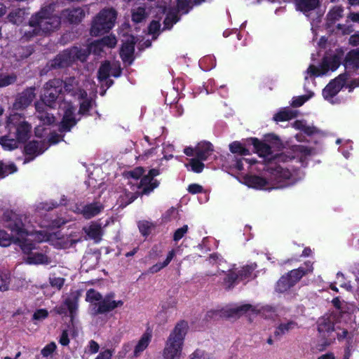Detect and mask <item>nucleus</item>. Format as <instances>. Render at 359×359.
<instances>
[{
  "label": "nucleus",
  "mask_w": 359,
  "mask_h": 359,
  "mask_svg": "<svg viewBox=\"0 0 359 359\" xmlns=\"http://www.w3.org/2000/svg\"><path fill=\"white\" fill-rule=\"evenodd\" d=\"M188 328L186 321L182 320L176 324L165 342L163 351L164 359H180Z\"/></svg>",
  "instance_id": "1"
},
{
  "label": "nucleus",
  "mask_w": 359,
  "mask_h": 359,
  "mask_svg": "<svg viewBox=\"0 0 359 359\" xmlns=\"http://www.w3.org/2000/svg\"><path fill=\"white\" fill-rule=\"evenodd\" d=\"M4 218L5 226L11 230V235L4 230H0V245L8 246L12 241L15 243L17 236L22 237L27 235L22 221V216L11 211L5 212Z\"/></svg>",
  "instance_id": "2"
},
{
  "label": "nucleus",
  "mask_w": 359,
  "mask_h": 359,
  "mask_svg": "<svg viewBox=\"0 0 359 359\" xmlns=\"http://www.w3.org/2000/svg\"><path fill=\"white\" fill-rule=\"evenodd\" d=\"M55 6V4H50L32 16V23L36 25L41 35L54 32L60 27V18L53 14Z\"/></svg>",
  "instance_id": "3"
},
{
  "label": "nucleus",
  "mask_w": 359,
  "mask_h": 359,
  "mask_svg": "<svg viewBox=\"0 0 359 359\" xmlns=\"http://www.w3.org/2000/svg\"><path fill=\"white\" fill-rule=\"evenodd\" d=\"M117 15V11L112 7L102 8L91 21L90 34L97 36L109 32L115 25Z\"/></svg>",
  "instance_id": "4"
},
{
  "label": "nucleus",
  "mask_w": 359,
  "mask_h": 359,
  "mask_svg": "<svg viewBox=\"0 0 359 359\" xmlns=\"http://www.w3.org/2000/svg\"><path fill=\"white\" fill-rule=\"evenodd\" d=\"M306 267H299L293 269L282 276L275 285V292L278 294L284 293L293 287L301 278L313 271V264L311 262L305 263Z\"/></svg>",
  "instance_id": "5"
},
{
  "label": "nucleus",
  "mask_w": 359,
  "mask_h": 359,
  "mask_svg": "<svg viewBox=\"0 0 359 359\" xmlns=\"http://www.w3.org/2000/svg\"><path fill=\"white\" fill-rule=\"evenodd\" d=\"M7 128L9 132L20 141L24 142L29 137L31 126L24 120L20 114L11 115L7 121Z\"/></svg>",
  "instance_id": "6"
},
{
  "label": "nucleus",
  "mask_w": 359,
  "mask_h": 359,
  "mask_svg": "<svg viewBox=\"0 0 359 359\" xmlns=\"http://www.w3.org/2000/svg\"><path fill=\"white\" fill-rule=\"evenodd\" d=\"M86 50L82 51L76 47L65 50L51 62L53 68H64L69 66L76 59L84 60L86 57Z\"/></svg>",
  "instance_id": "7"
},
{
  "label": "nucleus",
  "mask_w": 359,
  "mask_h": 359,
  "mask_svg": "<svg viewBox=\"0 0 359 359\" xmlns=\"http://www.w3.org/2000/svg\"><path fill=\"white\" fill-rule=\"evenodd\" d=\"M81 296V294L79 290L70 291L69 293L67 294L64 299L63 306H56L53 311L59 315H67L68 311L72 320L74 316L76 314L79 300Z\"/></svg>",
  "instance_id": "8"
},
{
  "label": "nucleus",
  "mask_w": 359,
  "mask_h": 359,
  "mask_svg": "<svg viewBox=\"0 0 359 359\" xmlns=\"http://www.w3.org/2000/svg\"><path fill=\"white\" fill-rule=\"evenodd\" d=\"M63 81L60 79H54L48 81L43 87L44 93L41 102L49 107L55 102L59 95L62 92Z\"/></svg>",
  "instance_id": "9"
},
{
  "label": "nucleus",
  "mask_w": 359,
  "mask_h": 359,
  "mask_svg": "<svg viewBox=\"0 0 359 359\" xmlns=\"http://www.w3.org/2000/svg\"><path fill=\"white\" fill-rule=\"evenodd\" d=\"M341 62L340 57L337 55L325 56L318 68L314 65H310L307 69V74L311 76H320L326 74L329 70L334 71L339 66Z\"/></svg>",
  "instance_id": "10"
},
{
  "label": "nucleus",
  "mask_w": 359,
  "mask_h": 359,
  "mask_svg": "<svg viewBox=\"0 0 359 359\" xmlns=\"http://www.w3.org/2000/svg\"><path fill=\"white\" fill-rule=\"evenodd\" d=\"M159 175L156 169H151L147 175L142 177L140 182L137 184V187L141 189L140 194H148L158 186V182L154 177Z\"/></svg>",
  "instance_id": "11"
},
{
  "label": "nucleus",
  "mask_w": 359,
  "mask_h": 359,
  "mask_svg": "<svg viewBox=\"0 0 359 359\" xmlns=\"http://www.w3.org/2000/svg\"><path fill=\"white\" fill-rule=\"evenodd\" d=\"M63 88L66 93L78 99H83L87 96V93L81 88L79 81L74 76L66 78L63 81Z\"/></svg>",
  "instance_id": "12"
},
{
  "label": "nucleus",
  "mask_w": 359,
  "mask_h": 359,
  "mask_svg": "<svg viewBox=\"0 0 359 359\" xmlns=\"http://www.w3.org/2000/svg\"><path fill=\"white\" fill-rule=\"evenodd\" d=\"M336 316L332 313H326L317 320V330L323 337L328 335L334 330Z\"/></svg>",
  "instance_id": "13"
},
{
  "label": "nucleus",
  "mask_w": 359,
  "mask_h": 359,
  "mask_svg": "<svg viewBox=\"0 0 359 359\" xmlns=\"http://www.w3.org/2000/svg\"><path fill=\"white\" fill-rule=\"evenodd\" d=\"M346 79V74H340L338 77L330 81L323 90L324 98L330 100L335 96L341 89Z\"/></svg>",
  "instance_id": "14"
},
{
  "label": "nucleus",
  "mask_w": 359,
  "mask_h": 359,
  "mask_svg": "<svg viewBox=\"0 0 359 359\" xmlns=\"http://www.w3.org/2000/svg\"><path fill=\"white\" fill-rule=\"evenodd\" d=\"M35 90V87H29L20 93L15 99L13 108L19 110L27 107L36 97Z\"/></svg>",
  "instance_id": "15"
},
{
  "label": "nucleus",
  "mask_w": 359,
  "mask_h": 359,
  "mask_svg": "<svg viewBox=\"0 0 359 359\" xmlns=\"http://www.w3.org/2000/svg\"><path fill=\"white\" fill-rule=\"evenodd\" d=\"M48 147L45 142L32 141L25 147V163L29 162L35 156L44 152Z\"/></svg>",
  "instance_id": "16"
},
{
  "label": "nucleus",
  "mask_w": 359,
  "mask_h": 359,
  "mask_svg": "<svg viewBox=\"0 0 359 359\" xmlns=\"http://www.w3.org/2000/svg\"><path fill=\"white\" fill-rule=\"evenodd\" d=\"M248 311H251L253 313H275L276 309L271 306H263L260 310H257L255 306L250 304H245L242 306L233 307L229 310L230 315L229 316H240L243 313H246Z\"/></svg>",
  "instance_id": "17"
},
{
  "label": "nucleus",
  "mask_w": 359,
  "mask_h": 359,
  "mask_svg": "<svg viewBox=\"0 0 359 359\" xmlns=\"http://www.w3.org/2000/svg\"><path fill=\"white\" fill-rule=\"evenodd\" d=\"M62 17L72 24H78L85 17V12L80 7L69 8L62 12Z\"/></svg>",
  "instance_id": "18"
},
{
  "label": "nucleus",
  "mask_w": 359,
  "mask_h": 359,
  "mask_svg": "<svg viewBox=\"0 0 359 359\" xmlns=\"http://www.w3.org/2000/svg\"><path fill=\"white\" fill-rule=\"evenodd\" d=\"M113 294L106 296L98 304V308L96 311L97 313H104L109 312L117 307L123 306V302L121 300L115 301L112 300Z\"/></svg>",
  "instance_id": "19"
},
{
  "label": "nucleus",
  "mask_w": 359,
  "mask_h": 359,
  "mask_svg": "<svg viewBox=\"0 0 359 359\" xmlns=\"http://www.w3.org/2000/svg\"><path fill=\"white\" fill-rule=\"evenodd\" d=\"M267 170L271 175V180H274L277 182H280L283 180L289 179L291 174L290 172L280 165H276L271 163Z\"/></svg>",
  "instance_id": "20"
},
{
  "label": "nucleus",
  "mask_w": 359,
  "mask_h": 359,
  "mask_svg": "<svg viewBox=\"0 0 359 359\" xmlns=\"http://www.w3.org/2000/svg\"><path fill=\"white\" fill-rule=\"evenodd\" d=\"M47 104L41 102H36L35 103V108L37 113V118L44 125H50L55 121V117L47 112L45 109Z\"/></svg>",
  "instance_id": "21"
},
{
  "label": "nucleus",
  "mask_w": 359,
  "mask_h": 359,
  "mask_svg": "<svg viewBox=\"0 0 359 359\" xmlns=\"http://www.w3.org/2000/svg\"><path fill=\"white\" fill-rule=\"evenodd\" d=\"M320 0H296L297 9L309 15L311 11L319 7Z\"/></svg>",
  "instance_id": "22"
},
{
  "label": "nucleus",
  "mask_w": 359,
  "mask_h": 359,
  "mask_svg": "<svg viewBox=\"0 0 359 359\" xmlns=\"http://www.w3.org/2000/svg\"><path fill=\"white\" fill-rule=\"evenodd\" d=\"M195 154L201 161H205L213 151V146L209 142H201L194 149Z\"/></svg>",
  "instance_id": "23"
},
{
  "label": "nucleus",
  "mask_w": 359,
  "mask_h": 359,
  "mask_svg": "<svg viewBox=\"0 0 359 359\" xmlns=\"http://www.w3.org/2000/svg\"><path fill=\"white\" fill-rule=\"evenodd\" d=\"M22 39L25 41H29L36 36H41L35 24L32 23L31 17L29 23L23 25L20 29Z\"/></svg>",
  "instance_id": "24"
},
{
  "label": "nucleus",
  "mask_w": 359,
  "mask_h": 359,
  "mask_svg": "<svg viewBox=\"0 0 359 359\" xmlns=\"http://www.w3.org/2000/svg\"><path fill=\"white\" fill-rule=\"evenodd\" d=\"M344 8L341 5L332 6L326 15V21L331 25L344 17Z\"/></svg>",
  "instance_id": "25"
},
{
  "label": "nucleus",
  "mask_w": 359,
  "mask_h": 359,
  "mask_svg": "<svg viewBox=\"0 0 359 359\" xmlns=\"http://www.w3.org/2000/svg\"><path fill=\"white\" fill-rule=\"evenodd\" d=\"M83 231L89 238L93 239L96 243L101 241L102 230L100 224L92 222L88 226L84 227Z\"/></svg>",
  "instance_id": "26"
},
{
  "label": "nucleus",
  "mask_w": 359,
  "mask_h": 359,
  "mask_svg": "<svg viewBox=\"0 0 359 359\" xmlns=\"http://www.w3.org/2000/svg\"><path fill=\"white\" fill-rule=\"evenodd\" d=\"M26 262L29 264H49L51 259L46 255L41 252H33L27 256Z\"/></svg>",
  "instance_id": "27"
},
{
  "label": "nucleus",
  "mask_w": 359,
  "mask_h": 359,
  "mask_svg": "<svg viewBox=\"0 0 359 359\" xmlns=\"http://www.w3.org/2000/svg\"><path fill=\"white\" fill-rule=\"evenodd\" d=\"M103 209V205L100 203H93L85 205L81 210V213L86 219H90L98 215Z\"/></svg>",
  "instance_id": "28"
},
{
  "label": "nucleus",
  "mask_w": 359,
  "mask_h": 359,
  "mask_svg": "<svg viewBox=\"0 0 359 359\" xmlns=\"http://www.w3.org/2000/svg\"><path fill=\"white\" fill-rule=\"evenodd\" d=\"M222 273L226 276L222 283L225 289L230 290L233 288L236 281L239 279L238 273L236 271L235 269H231L226 272L222 271Z\"/></svg>",
  "instance_id": "29"
},
{
  "label": "nucleus",
  "mask_w": 359,
  "mask_h": 359,
  "mask_svg": "<svg viewBox=\"0 0 359 359\" xmlns=\"http://www.w3.org/2000/svg\"><path fill=\"white\" fill-rule=\"evenodd\" d=\"M151 339V334L146 332L142 334L137 345L135 347L133 355L135 357H137L140 354L144 351L149 346Z\"/></svg>",
  "instance_id": "30"
},
{
  "label": "nucleus",
  "mask_w": 359,
  "mask_h": 359,
  "mask_svg": "<svg viewBox=\"0 0 359 359\" xmlns=\"http://www.w3.org/2000/svg\"><path fill=\"white\" fill-rule=\"evenodd\" d=\"M149 16V13L146 11L144 7H137L131 10V18L135 23H141L144 22Z\"/></svg>",
  "instance_id": "31"
},
{
  "label": "nucleus",
  "mask_w": 359,
  "mask_h": 359,
  "mask_svg": "<svg viewBox=\"0 0 359 359\" xmlns=\"http://www.w3.org/2000/svg\"><path fill=\"white\" fill-rule=\"evenodd\" d=\"M18 141L12 133L9 132L8 135L0 137V144L4 149L11 150L18 147Z\"/></svg>",
  "instance_id": "32"
},
{
  "label": "nucleus",
  "mask_w": 359,
  "mask_h": 359,
  "mask_svg": "<svg viewBox=\"0 0 359 359\" xmlns=\"http://www.w3.org/2000/svg\"><path fill=\"white\" fill-rule=\"evenodd\" d=\"M251 142L259 156L271 159V147L265 143L259 142L257 139H251Z\"/></svg>",
  "instance_id": "33"
},
{
  "label": "nucleus",
  "mask_w": 359,
  "mask_h": 359,
  "mask_svg": "<svg viewBox=\"0 0 359 359\" xmlns=\"http://www.w3.org/2000/svg\"><path fill=\"white\" fill-rule=\"evenodd\" d=\"M75 124L76 121L73 117V113L71 111V109H68L66 111L63 116L60 130L62 132L69 131L70 130L71 128L74 126Z\"/></svg>",
  "instance_id": "34"
},
{
  "label": "nucleus",
  "mask_w": 359,
  "mask_h": 359,
  "mask_svg": "<svg viewBox=\"0 0 359 359\" xmlns=\"http://www.w3.org/2000/svg\"><path fill=\"white\" fill-rule=\"evenodd\" d=\"M345 67L346 68H359V50H351L346 55Z\"/></svg>",
  "instance_id": "35"
},
{
  "label": "nucleus",
  "mask_w": 359,
  "mask_h": 359,
  "mask_svg": "<svg viewBox=\"0 0 359 359\" xmlns=\"http://www.w3.org/2000/svg\"><path fill=\"white\" fill-rule=\"evenodd\" d=\"M245 184L252 188L263 189L269 182L264 178L259 176H250L245 179Z\"/></svg>",
  "instance_id": "36"
},
{
  "label": "nucleus",
  "mask_w": 359,
  "mask_h": 359,
  "mask_svg": "<svg viewBox=\"0 0 359 359\" xmlns=\"http://www.w3.org/2000/svg\"><path fill=\"white\" fill-rule=\"evenodd\" d=\"M110 64L109 62H105L101 65L98 70V79L100 81H106L107 87H109L113 81L111 80L108 81L107 79L109 76L110 72Z\"/></svg>",
  "instance_id": "37"
},
{
  "label": "nucleus",
  "mask_w": 359,
  "mask_h": 359,
  "mask_svg": "<svg viewBox=\"0 0 359 359\" xmlns=\"http://www.w3.org/2000/svg\"><path fill=\"white\" fill-rule=\"evenodd\" d=\"M26 15L25 9L18 8L11 11L8 14V18L11 22L15 25H20L24 21Z\"/></svg>",
  "instance_id": "38"
},
{
  "label": "nucleus",
  "mask_w": 359,
  "mask_h": 359,
  "mask_svg": "<svg viewBox=\"0 0 359 359\" xmlns=\"http://www.w3.org/2000/svg\"><path fill=\"white\" fill-rule=\"evenodd\" d=\"M134 53V46L132 43H124L121 49L120 55L124 62H132V57Z\"/></svg>",
  "instance_id": "39"
},
{
  "label": "nucleus",
  "mask_w": 359,
  "mask_h": 359,
  "mask_svg": "<svg viewBox=\"0 0 359 359\" xmlns=\"http://www.w3.org/2000/svg\"><path fill=\"white\" fill-rule=\"evenodd\" d=\"M117 43V40L114 36H107L101 39L100 40L93 42V48L95 46H103L108 48H114Z\"/></svg>",
  "instance_id": "40"
},
{
  "label": "nucleus",
  "mask_w": 359,
  "mask_h": 359,
  "mask_svg": "<svg viewBox=\"0 0 359 359\" xmlns=\"http://www.w3.org/2000/svg\"><path fill=\"white\" fill-rule=\"evenodd\" d=\"M297 323L294 321H292V320L288 321L286 323H281L276 328L274 334L276 336L283 335V334L287 333L288 332H290V330L297 327Z\"/></svg>",
  "instance_id": "41"
},
{
  "label": "nucleus",
  "mask_w": 359,
  "mask_h": 359,
  "mask_svg": "<svg viewBox=\"0 0 359 359\" xmlns=\"http://www.w3.org/2000/svg\"><path fill=\"white\" fill-rule=\"evenodd\" d=\"M294 127L296 129L303 131L308 135H313L318 133V129L313 126H309L306 123L302 121H297L294 123Z\"/></svg>",
  "instance_id": "42"
},
{
  "label": "nucleus",
  "mask_w": 359,
  "mask_h": 359,
  "mask_svg": "<svg viewBox=\"0 0 359 359\" xmlns=\"http://www.w3.org/2000/svg\"><path fill=\"white\" fill-rule=\"evenodd\" d=\"M25 236H23L22 237L17 236L15 243H19L22 250L24 252L25 254H27V255L29 256V254L34 252H32V250H34L35 248L32 243H31L28 240H24Z\"/></svg>",
  "instance_id": "43"
},
{
  "label": "nucleus",
  "mask_w": 359,
  "mask_h": 359,
  "mask_svg": "<svg viewBox=\"0 0 359 359\" xmlns=\"http://www.w3.org/2000/svg\"><path fill=\"white\" fill-rule=\"evenodd\" d=\"M256 268L257 264L255 263L244 266L240 271H238L239 274V280H243L250 278Z\"/></svg>",
  "instance_id": "44"
},
{
  "label": "nucleus",
  "mask_w": 359,
  "mask_h": 359,
  "mask_svg": "<svg viewBox=\"0 0 359 359\" xmlns=\"http://www.w3.org/2000/svg\"><path fill=\"white\" fill-rule=\"evenodd\" d=\"M229 149L233 154H238L240 155H248L249 151L242 146L239 142H233L229 144Z\"/></svg>",
  "instance_id": "45"
},
{
  "label": "nucleus",
  "mask_w": 359,
  "mask_h": 359,
  "mask_svg": "<svg viewBox=\"0 0 359 359\" xmlns=\"http://www.w3.org/2000/svg\"><path fill=\"white\" fill-rule=\"evenodd\" d=\"M65 283V278L62 277L56 276L55 274H53L49 278V283L52 287L57 290H61Z\"/></svg>",
  "instance_id": "46"
},
{
  "label": "nucleus",
  "mask_w": 359,
  "mask_h": 359,
  "mask_svg": "<svg viewBox=\"0 0 359 359\" xmlns=\"http://www.w3.org/2000/svg\"><path fill=\"white\" fill-rule=\"evenodd\" d=\"M17 168L13 163L6 165L0 163V177H4L9 174L15 172Z\"/></svg>",
  "instance_id": "47"
},
{
  "label": "nucleus",
  "mask_w": 359,
  "mask_h": 359,
  "mask_svg": "<svg viewBox=\"0 0 359 359\" xmlns=\"http://www.w3.org/2000/svg\"><path fill=\"white\" fill-rule=\"evenodd\" d=\"M179 20V18L175 13H168L166 18L164 20V28L170 29L173 24L176 23Z\"/></svg>",
  "instance_id": "48"
},
{
  "label": "nucleus",
  "mask_w": 359,
  "mask_h": 359,
  "mask_svg": "<svg viewBox=\"0 0 359 359\" xmlns=\"http://www.w3.org/2000/svg\"><path fill=\"white\" fill-rule=\"evenodd\" d=\"M15 74H4L0 76V87H5L13 83L16 81Z\"/></svg>",
  "instance_id": "49"
},
{
  "label": "nucleus",
  "mask_w": 359,
  "mask_h": 359,
  "mask_svg": "<svg viewBox=\"0 0 359 359\" xmlns=\"http://www.w3.org/2000/svg\"><path fill=\"white\" fill-rule=\"evenodd\" d=\"M336 31L342 35H348L353 32V29L351 25L339 23L336 26Z\"/></svg>",
  "instance_id": "50"
},
{
  "label": "nucleus",
  "mask_w": 359,
  "mask_h": 359,
  "mask_svg": "<svg viewBox=\"0 0 359 359\" xmlns=\"http://www.w3.org/2000/svg\"><path fill=\"white\" fill-rule=\"evenodd\" d=\"M198 158L190 159V165L191 170L195 172H201L204 168V164L200 161Z\"/></svg>",
  "instance_id": "51"
},
{
  "label": "nucleus",
  "mask_w": 359,
  "mask_h": 359,
  "mask_svg": "<svg viewBox=\"0 0 359 359\" xmlns=\"http://www.w3.org/2000/svg\"><path fill=\"white\" fill-rule=\"evenodd\" d=\"M102 299V295L96 292L93 289H90L87 292L86 294V301L93 302V301H100Z\"/></svg>",
  "instance_id": "52"
},
{
  "label": "nucleus",
  "mask_w": 359,
  "mask_h": 359,
  "mask_svg": "<svg viewBox=\"0 0 359 359\" xmlns=\"http://www.w3.org/2000/svg\"><path fill=\"white\" fill-rule=\"evenodd\" d=\"M55 343L50 342L41 350V353L43 357L46 358L50 356L55 351Z\"/></svg>",
  "instance_id": "53"
},
{
  "label": "nucleus",
  "mask_w": 359,
  "mask_h": 359,
  "mask_svg": "<svg viewBox=\"0 0 359 359\" xmlns=\"http://www.w3.org/2000/svg\"><path fill=\"white\" fill-rule=\"evenodd\" d=\"M9 276L7 273L0 274V291L8 290Z\"/></svg>",
  "instance_id": "54"
},
{
  "label": "nucleus",
  "mask_w": 359,
  "mask_h": 359,
  "mask_svg": "<svg viewBox=\"0 0 359 359\" xmlns=\"http://www.w3.org/2000/svg\"><path fill=\"white\" fill-rule=\"evenodd\" d=\"M138 226L142 235L147 236L150 233L151 224L149 222H139Z\"/></svg>",
  "instance_id": "55"
},
{
  "label": "nucleus",
  "mask_w": 359,
  "mask_h": 359,
  "mask_svg": "<svg viewBox=\"0 0 359 359\" xmlns=\"http://www.w3.org/2000/svg\"><path fill=\"white\" fill-rule=\"evenodd\" d=\"M188 231V226L184 225L182 227L177 229L173 235V240L175 241H180Z\"/></svg>",
  "instance_id": "56"
},
{
  "label": "nucleus",
  "mask_w": 359,
  "mask_h": 359,
  "mask_svg": "<svg viewBox=\"0 0 359 359\" xmlns=\"http://www.w3.org/2000/svg\"><path fill=\"white\" fill-rule=\"evenodd\" d=\"M312 95H313V93L310 94L309 95H302V96L297 97L294 99L292 104L294 107H300L306 101H307Z\"/></svg>",
  "instance_id": "57"
},
{
  "label": "nucleus",
  "mask_w": 359,
  "mask_h": 359,
  "mask_svg": "<svg viewBox=\"0 0 359 359\" xmlns=\"http://www.w3.org/2000/svg\"><path fill=\"white\" fill-rule=\"evenodd\" d=\"M190 359H210L208 354L202 350L196 349L189 355Z\"/></svg>",
  "instance_id": "58"
},
{
  "label": "nucleus",
  "mask_w": 359,
  "mask_h": 359,
  "mask_svg": "<svg viewBox=\"0 0 359 359\" xmlns=\"http://www.w3.org/2000/svg\"><path fill=\"white\" fill-rule=\"evenodd\" d=\"M292 118L291 114L286 111H280L276 114L273 118L276 121H283L289 120Z\"/></svg>",
  "instance_id": "59"
},
{
  "label": "nucleus",
  "mask_w": 359,
  "mask_h": 359,
  "mask_svg": "<svg viewBox=\"0 0 359 359\" xmlns=\"http://www.w3.org/2000/svg\"><path fill=\"white\" fill-rule=\"evenodd\" d=\"M189 2L187 0H177V8L179 12L187 13L188 12Z\"/></svg>",
  "instance_id": "60"
},
{
  "label": "nucleus",
  "mask_w": 359,
  "mask_h": 359,
  "mask_svg": "<svg viewBox=\"0 0 359 359\" xmlns=\"http://www.w3.org/2000/svg\"><path fill=\"white\" fill-rule=\"evenodd\" d=\"M86 97H84L82 100V102L80 103V109L79 111L81 113H86L87 112L91 106V102L88 100H86Z\"/></svg>",
  "instance_id": "61"
},
{
  "label": "nucleus",
  "mask_w": 359,
  "mask_h": 359,
  "mask_svg": "<svg viewBox=\"0 0 359 359\" xmlns=\"http://www.w3.org/2000/svg\"><path fill=\"white\" fill-rule=\"evenodd\" d=\"M48 315L46 309L37 310L33 315V318L35 320H42L46 318Z\"/></svg>",
  "instance_id": "62"
},
{
  "label": "nucleus",
  "mask_w": 359,
  "mask_h": 359,
  "mask_svg": "<svg viewBox=\"0 0 359 359\" xmlns=\"http://www.w3.org/2000/svg\"><path fill=\"white\" fill-rule=\"evenodd\" d=\"M348 42L351 45L356 46L359 45V32H356L354 34L349 37Z\"/></svg>",
  "instance_id": "63"
},
{
  "label": "nucleus",
  "mask_w": 359,
  "mask_h": 359,
  "mask_svg": "<svg viewBox=\"0 0 359 359\" xmlns=\"http://www.w3.org/2000/svg\"><path fill=\"white\" fill-rule=\"evenodd\" d=\"M112 354V351L107 349L101 352L95 359H111Z\"/></svg>",
  "instance_id": "64"
}]
</instances>
